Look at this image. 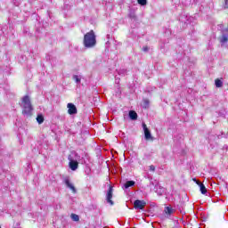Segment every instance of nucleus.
<instances>
[{
    "label": "nucleus",
    "instance_id": "obj_15",
    "mask_svg": "<svg viewBox=\"0 0 228 228\" xmlns=\"http://www.w3.org/2000/svg\"><path fill=\"white\" fill-rule=\"evenodd\" d=\"M131 186H134V181H127L125 183V188H131Z\"/></svg>",
    "mask_w": 228,
    "mask_h": 228
},
{
    "label": "nucleus",
    "instance_id": "obj_9",
    "mask_svg": "<svg viewBox=\"0 0 228 228\" xmlns=\"http://www.w3.org/2000/svg\"><path fill=\"white\" fill-rule=\"evenodd\" d=\"M198 186H200L202 195H206V193H208V189H206V185H204V183L198 182Z\"/></svg>",
    "mask_w": 228,
    "mask_h": 228
},
{
    "label": "nucleus",
    "instance_id": "obj_7",
    "mask_svg": "<svg viewBox=\"0 0 228 228\" xmlns=\"http://www.w3.org/2000/svg\"><path fill=\"white\" fill-rule=\"evenodd\" d=\"M64 183L66 186L71 190L72 193H76V187H74V184L70 183V180L65 179Z\"/></svg>",
    "mask_w": 228,
    "mask_h": 228
},
{
    "label": "nucleus",
    "instance_id": "obj_13",
    "mask_svg": "<svg viewBox=\"0 0 228 228\" xmlns=\"http://www.w3.org/2000/svg\"><path fill=\"white\" fill-rule=\"evenodd\" d=\"M219 42L221 44H225L228 42V36L227 35H223L222 37H219Z\"/></svg>",
    "mask_w": 228,
    "mask_h": 228
},
{
    "label": "nucleus",
    "instance_id": "obj_3",
    "mask_svg": "<svg viewBox=\"0 0 228 228\" xmlns=\"http://www.w3.org/2000/svg\"><path fill=\"white\" fill-rule=\"evenodd\" d=\"M142 129L144 132L145 140L154 142V137H152V134H151V130H149L145 123H142Z\"/></svg>",
    "mask_w": 228,
    "mask_h": 228
},
{
    "label": "nucleus",
    "instance_id": "obj_6",
    "mask_svg": "<svg viewBox=\"0 0 228 228\" xmlns=\"http://www.w3.org/2000/svg\"><path fill=\"white\" fill-rule=\"evenodd\" d=\"M67 108L69 115H76L77 113V108H76L74 103H68Z\"/></svg>",
    "mask_w": 228,
    "mask_h": 228
},
{
    "label": "nucleus",
    "instance_id": "obj_11",
    "mask_svg": "<svg viewBox=\"0 0 228 228\" xmlns=\"http://www.w3.org/2000/svg\"><path fill=\"white\" fill-rule=\"evenodd\" d=\"M215 85L216 88H222V86H224V82L222 81V79L216 78L215 80Z\"/></svg>",
    "mask_w": 228,
    "mask_h": 228
},
{
    "label": "nucleus",
    "instance_id": "obj_18",
    "mask_svg": "<svg viewBox=\"0 0 228 228\" xmlns=\"http://www.w3.org/2000/svg\"><path fill=\"white\" fill-rule=\"evenodd\" d=\"M129 19H133L134 20H136V14L135 13H130L128 15Z\"/></svg>",
    "mask_w": 228,
    "mask_h": 228
},
{
    "label": "nucleus",
    "instance_id": "obj_19",
    "mask_svg": "<svg viewBox=\"0 0 228 228\" xmlns=\"http://www.w3.org/2000/svg\"><path fill=\"white\" fill-rule=\"evenodd\" d=\"M73 79H75L76 83H79L81 81V78L77 75H75Z\"/></svg>",
    "mask_w": 228,
    "mask_h": 228
},
{
    "label": "nucleus",
    "instance_id": "obj_22",
    "mask_svg": "<svg viewBox=\"0 0 228 228\" xmlns=\"http://www.w3.org/2000/svg\"><path fill=\"white\" fill-rule=\"evenodd\" d=\"M142 51H144V53H147V51H149V47L148 46H143Z\"/></svg>",
    "mask_w": 228,
    "mask_h": 228
},
{
    "label": "nucleus",
    "instance_id": "obj_8",
    "mask_svg": "<svg viewBox=\"0 0 228 228\" xmlns=\"http://www.w3.org/2000/svg\"><path fill=\"white\" fill-rule=\"evenodd\" d=\"M79 167V163L76 160H71L69 161V168H71V170L75 171L77 170V167Z\"/></svg>",
    "mask_w": 228,
    "mask_h": 228
},
{
    "label": "nucleus",
    "instance_id": "obj_10",
    "mask_svg": "<svg viewBox=\"0 0 228 228\" xmlns=\"http://www.w3.org/2000/svg\"><path fill=\"white\" fill-rule=\"evenodd\" d=\"M129 118H131V120H137L138 114L134 110H130L129 111Z\"/></svg>",
    "mask_w": 228,
    "mask_h": 228
},
{
    "label": "nucleus",
    "instance_id": "obj_21",
    "mask_svg": "<svg viewBox=\"0 0 228 228\" xmlns=\"http://www.w3.org/2000/svg\"><path fill=\"white\" fill-rule=\"evenodd\" d=\"M150 171L151 172H156V167H154V165L150 166Z\"/></svg>",
    "mask_w": 228,
    "mask_h": 228
},
{
    "label": "nucleus",
    "instance_id": "obj_1",
    "mask_svg": "<svg viewBox=\"0 0 228 228\" xmlns=\"http://www.w3.org/2000/svg\"><path fill=\"white\" fill-rule=\"evenodd\" d=\"M21 104L23 106L22 115L31 117V115H33V105L31 104V98H29V95H25L22 97Z\"/></svg>",
    "mask_w": 228,
    "mask_h": 228
},
{
    "label": "nucleus",
    "instance_id": "obj_2",
    "mask_svg": "<svg viewBox=\"0 0 228 228\" xmlns=\"http://www.w3.org/2000/svg\"><path fill=\"white\" fill-rule=\"evenodd\" d=\"M97 44V39L95 38V32L94 30H90L84 36V45L85 47H95Z\"/></svg>",
    "mask_w": 228,
    "mask_h": 228
},
{
    "label": "nucleus",
    "instance_id": "obj_4",
    "mask_svg": "<svg viewBox=\"0 0 228 228\" xmlns=\"http://www.w3.org/2000/svg\"><path fill=\"white\" fill-rule=\"evenodd\" d=\"M145 206H147V202L140 200H136L134 202V209H144Z\"/></svg>",
    "mask_w": 228,
    "mask_h": 228
},
{
    "label": "nucleus",
    "instance_id": "obj_23",
    "mask_svg": "<svg viewBox=\"0 0 228 228\" xmlns=\"http://www.w3.org/2000/svg\"><path fill=\"white\" fill-rule=\"evenodd\" d=\"M192 181H194V183H196V184H199V183H200L199 180H197V178H193Z\"/></svg>",
    "mask_w": 228,
    "mask_h": 228
},
{
    "label": "nucleus",
    "instance_id": "obj_12",
    "mask_svg": "<svg viewBox=\"0 0 228 228\" xmlns=\"http://www.w3.org/2000/svg\"><path fill=\"white\" fill-rule=\"evenodd\" d=\"M164 213H166V215H168L170 216V215L174 213V208L170 207H166L164 209Z\"/></svg>",
    "mask_w": 228,
    "mask_h": 228
},
{
    "label": "nucleus",
    "instance_id": "obj_14",
    "mask_svg": "<svg viewBox=\"0 0 228 228\" xmlns=\"http://www.w3.org/2000/svg\"><path fill=\"white\" fill-rule=\"evenodd\" d=\"M44 120H45L44 115L38 114L37 117V122L38 124H44Z\"/></svg>",
    "mask_w": 228,
    "mask_h": 228
},
{
    "label": "nucleus",
    "instance_id": "obj_20",
    "mask_svg": "<svg viewBox=\"0 0 228 228\" xmlns=\"http://www.w3.org/2000/svg\"><path fill=\"white\" fill-rule=\"evenodd\" d=\"M224 9L227 10L228 9V0H224Z\"/></svg>",
    "mask_w": 228,
    "mask_h": 228
},
{
    "label": "nucleus",
    "instance_id": "obj_16",
    "mask_svg": "<svg viewBox=\"0 0 228 228\" xmlns=\"http://www.w3.org/2000/svg\"><path fill=\"white\" fill-rule=\"evenodd\" d=\"M71 220H73V222H79V216H77V214H71Z\"/></svg>",
    "mask_w": 228,
    "mask_h": 228
},
{
    "label": "nucleus",
    "instance_id": "obj_5",
    "mask_svg": "<svg viewBox=\"0 0 228 228\" xmlns=\"http://www.w3.org/2000/svg\"><path fill=\"white\" fill-rule=\"evenodd\" d=\"M113 187L111 185H109V190L107 191V202L110 204V206H113Z\"/></svg>",
    "mask_w": 228,
    "mask_h": 228
},
{
    "label": "nucleus",
    "instance_id": "obj_17",
    "mask_svg": "<svg viewBox=\"0 0 228 228\" xmlns=\"http://www.w3.org/2000/svg\"><path fill=\"white\" fill-rule=\"evenodd\" d=\"M138 4H141V6H145L147 4V0H137Z\"/></svg>",
    "mask_w": 228,
    "mask_h": 228
}]
</instances>
